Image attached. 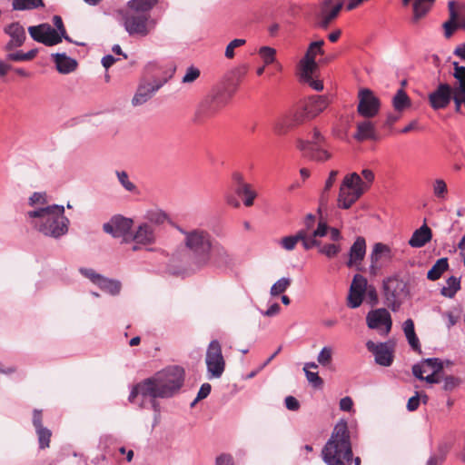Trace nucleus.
<instances>
[{"mask_svg": "<svg viewBox=\"0 0 465 465\" xmlns=\"http://www.w3.org/2000/svg\"><path fill=\"white\" fill-rule=\"evenodd\" d=\"M431 230L426 224H423L421 227L414 231L409 240V244L414 248H420L429 242L431 240Z\"/></svg>", "mask_w": 465, "mask_h": 465, "instance_id": "obj_25", "label": "nucleus"}, {"mask_svg": "<svg viewBox=\"0 0 465 465\" xmlns=\"http://www.w3.org/2000/svg\"><path fill=\"white\" fill-rule=\"evenodd\" d=\"M28 32L35 41L47 46L57 45L62 41L59 33L48 24L30 26Z\"/></svg>", "mask_w": 465, "mask_h": 465, "instance_id": "obj_16", "label": "nucleus"}, {"mask_svg": "<svg viewBox=\"0 0 465 465\" xmlns=\"http://www.w3.org/2000/svg\"><path fill=\"white\" fill-rule=\"evenodd\" d=\"M323 45H324L323 40L312 42L310 44L304 56L307 58H312L313 61H315V57L318 54H323V49H322Z\"/></svg>", "mask_w": 465, "mask_h": 465, "instance_id": "obj_47", "label": "nucleus"}, {"mask_svg": "<svg viewBox=\"0 0 465 465\" xmlns=\"http://www.w3.org/2000/svg\"><path fill=\"white\" fill-rule=\"evenodd\" d=\"M300 232L302 233V239H300L302 246L305 250H310L315 246L319 248L320 241L317 240L312 234L309 235V233L305 230H300Z\"/></svg>", "mask_w": 465, "mask_h": 465, "instance_id": "obj_49", "label": "nucleus"}, {"mask_svg": "<svg viewBox=\"0 0 465 465\" xmlns=\"http://www.w3.org/2000/svg\"><path fill=\"white\" fill-rule=\"evenodd\" d=\"M229 102L228 96L222 93L216 92L205 96L198 104L193 122L203 124L205 121L214 117Z\"/></svg>", "mask_w": 465, "mask_h": 465, "instance_id": "obj_8", "label": "nucleus"}, {"mask_svg": "<svg viewBox=\"0 0 465 465\" xmlns=\"http://www.w3.org/2000/svg\"><path fill=\"white\" fill-rule=\"evenodd\" d=\"M301 67V79L307 78L313 74L314 70L317 67L316 62L312 58L303 57L300 62Z\"/></svg>", "mask_w": 465, "mask_h": 465, "instance_id": "obj_41", "label": "nucleus"}, {"mask_svg": "<svg viewBox=\"0 0 465 465\" xmlns=\"http://www.w3.org/2000/svg\"><path fill=\"white\" fill-rule=\"evenodd\" d=\"M448 7L450 18L455 22L456 25L460 29L465 30V5L450 1Z\"/></svg>", "mask_w": 465, "mask_h": 465, "instance_id": "obj_27", "label": "nucleus"}, {"mask_svg": "<svg viewBox=\"0 0 465 465\" xmlns=\"http://www.w3.org/2000/svg\"><path fill=\"white\" fill-rule=\"evenodd\" d=\"M97 286L104 292L110 293L111 295H116L121 291V282L116 280L108 279L102 277Z\"/></svg>", "mask_w": 465, "mask_h": 465, "instance_id": "obj_36", "label": "nucleus"}, {"mask_svg": "<svg viewBox=\"0 0 465 465\" xmlns=\"http://www.w3.org/2000/svg\"><path fill=\"white\" fill-rule=\"evenodd\" d=\"M155 232L153 225L143 223L140 224L134 234H131V241L137 244L148 245L155 242Z\"/></svg>", "mask_w": 465, "mask_h": 465, "instance_id": "obj_22", "label": "nucleus"}, {"mask_svg": "<svg viewBox=\"0 0 465 465\" xmlns=\"http://www.w3.org/2000/svg\"><path fill=\"white\" fill-rule=\"evenodd\" d=\"M117 178L123 187L128 192H134L136 187L135 185L129 180L128 173L124 171H117L116 172Z\"/></svg>", "mask_w": 465, "mask_h": 465, "instance_id": "obj_51", "label": "nucleus"}, {"mask_svg": "<svg viewBox=\"0 0 465 465\" xmlns=\"http://www.w3.org/2000/svg\"><path fill=\"white\" fill-rule=\"evenodd\" d=\"M200 76V70L194 66L187 68L182 82L184 84H190L194 82Z\"/></svg>", "mask_w": 465, "mask_h": 465, "instance_id": "obj_56", "label": "nucleus"}, {"mask_svg": "<svg viewBox=\"0 0 465 465\" xmlns=\"http://www.w3.org/2000/svg\"><path fill=\"white\" fill-rule=\"evenodd\" d=\"M237 195L243 198V204L250 207L253 204L254 199L257 196L256 192L252 189L251 184H242L241 187H235Z\"/></svg>", "mask_w": 465, "mask_h": 465, "instance_id": "obj_33", "label": "nucleus"}, {"mask_svg": "<svg viewBox=\"0 0 465 465\" xmlns=\"http://www.w3.org/2000/svg\"><path fill=\"white\" fill-rule=\"evenodd\" d=\"M155 25L156 21L150 15L127 12L124 16V28L130 35L146 36Z\"/></svg>", "mask_w": 465, "mask_h": 465, "instance_id": "obj_10", "label": "nucleus"}, {"mask_svg": "<svg viewBox=\"0 0 465 465\" xmlns=\"http://www.w3.org/2000/svg\"><path fill=\"white\" fill-rule=\"evenodd\" d=\"M382 293L385 305L392 312H398L405 300L411 296L407 282L398 276L383 280Z\"/></svg>", "mask_w": 465, "mask_h": 465, "instance_id": "obj_6", "label": "nucleus"}, {"mask_svg": "<svg viewBox=\"0 0 465 465\" xmlns=\"http://www.w3.org/2000/svg\"><path fill=\"white\" fill-rule=\"evenodd\" d=\"M341 251V246L339 243H327L322 245L320 243L318 252L323 255H325L327 258L331 259L336 257L340 252Z\"/></svg>", "mask_w": 465, "mask_h": 465, "instance_id": "obj_44", "label": "nucleus"}, {"mask_svg": "<svg viewBox=\"0 0 465 465\" xmlns=\"http://www.w3.org/2000/svg\"><path fill=\"white\" fill-rule=\"evenodd\" d=\"M330 227L327 225L325 222L320 221L318 223L317 228L312 232V234L315 237H324L329 232Z\"/></svg>", "mask_w": 465, "mask_h": 465, "instance_id": "obj_63", "label": "nucleus"}, {"mask_svg": "<svg viewBox=\"0 0 465 465\" xmlns=\"http://www.w3.org/2000/svg\"><path fill=\"white\" fill-rule=\"evenodd\" d=\"M183 234L185 247L192 252L193 263L198 269L207 266L210 262V252L213 247L212 237L204 230L193 229L185 231L180 229Z\"/></svg>", "mask_w": 465, "mask_h": 465, "instance_id": "obj_5", "label": "nucleus"}, {"mask_svg": "<svg viewBox=\"0 0 465 465\" xmlns=\"http://www.w3.org/2000/svg\"><path fill=\"white\" fill-rule=\"evenodd\" d=\"M343 6L342 1L323 0L316 14V25L322 29H327L337 18Z\"/></svg>", "mask_w": 465, "mask_h": 465, "instance_id": "obj_11", "label": "nucleus"}, {"mask_svg": "<svg viewBox=\"0 0 465 465\" xmlns=\"http://www.w3.org/2000/svg\"><path fill=\"white\" fill-rule=\"evenodd\" d=\"M431 190L434 197L439 201H445L448 196V186L442 178H436L431 183Z\"/></svg>", "mask_w": 465, "mask_h": 465, "instance_id": "obj_34", "label": "nucleus"}, {"mask_svg": "<svg viewBox=\"0 0 465 465\" xmlns=\"http://www.w3.org/2000/svg\"><path fill=\"white\" fill-rule=\"evenodd\" d=\"M183 382L184 370L179 366H169L137 383L128 400L134 402L139 395L143 399L150 398L153 411L159 412L160 407L155 400L172 398L178 393Z\"/></svg>", "mask_w": 465, "mask_h": 465, "instance_id": "obj_1", "label": "nucleus"}, {"mask_svg": "<svg viewBox=\"0 0 465 465\" xmlns=\"http://www.w3.org/2000/svg\"><path fill=\"white\" fill-rule=\"evenodd\" d=\"M38 435L39 445L41 449L49 447L51 431L46 428H40L36 430Z\"/></svg>", "mask_w": 465, "mask_h": 465, "instance_id": "obj_50", "label": "nucleus"}, {"mask_svg": "<svg viewBox=\"0 0 465 465\" xmlns=\"http://www.w3.org/2000/svg\"><path fill=\"white\" fill-rule=\"evenodd\" d=\"M258 54L262 58L264 65L276 63V49L270 46H262L258 50Z\"/></svg>", "mask_w": 465, "mask_h": 465, "instance_id": "obj_42", "label": "nucleus"}, {"mask_svg": "<svg viewBox=\"0 0 465 465\" xmlns=\"http://www.w3.org/2000/svg\"><path fill=\"white\" fill-rule=\"evenodd\" d=\"M429 371H429L428 367H426L424 361H422L420 363L413 365V367H412V373L419 380H423V378H424L423 374L424 373L428 374Z\"/></svg>", "mask_w": 465, "mask_h": 465, "instance_id": "obj_61", "label": "nucleus"}, {"mask_svg": "<svg viewBox=\"0 0 465 465\" xmlns=\"http://www.w3.org/2000/svg\"><path fill=\"white\" fill-rule=\"evenodd\" d=\"M81 273L86 278L90 279L94 284H98L99 281L103 277L101 274L96 273L93 269H80Z\"/></svg>", "mask_w": 465, "mask_h": 465, "instance_id": "obj_62", "label": "nucleus"}, {"mask_svg": "<svg viewBox=\"0 0 465 465\" xmlns=\"http://www.w3.org/2000/svg\"><path fill=\"white\" fill-rule=\"evenodd\" d=\"M403 5H409L411 0H402ZM435 0H415L413 3V17L414 23H417L420 19L424 17L426 14L430 10Z\"/></svg>", "mask_w": 465, "mask_h": 465, "instance_id": "obj_26", "label": "nucleus"}, {"mask_svg": "<svg viewBox=\"0 0 465 465\" xmlns=\"http://www.w3.org/2000/svg\"><path fill=\"white\" fill-rule=\"evenodd\" d=\"M453 77L457 81V86L453 89L454 93L465 95V66L460 65L459 63L453 62Z\"/></svg>", "mask_w": 465, "mask_h": 465, "instance_id": "obj_32", "label": "nucleus"}, {"mask_svg": "<svg viewBox=\"0 0 465 465\" xmlns=\"http://www.w3.org/2000/svg\"><path fill=\"white\" fill-rule=\"evenodd\" d=\"M365 192L359 173L347 174L340 186L338 206L341 209H349Z\"/></svg>", "mask_w": 465, "mask_h": 465, "instance_id": "obj_7", "label": "nucleus"}, {"mask_svg": "<svg viewBox=\"0 0 465 465\" xmlns=\"http://www.w3.org/2000/svg\"><path fill=\"white\" fill-rule=\"evenodd\" d=\"M449 263L447 258L439 259L431 269L428 272L427 277L429 280L436 281L440 278L442 273L448 269Z\"/></svg>", "mask_w": 465, "mask_h": 465, "instance_id": "obj_35", "label": "nucleus"}, {"mask_svg": "<svg viewBox=\"0 0 465 465\" xmlns=\"http://www.w3.org/2000/svg\"><path fill=\"white\" fill-rule=\"evenodd\" d=\"M308 151L310 158L317 162H325L329 160L331 156V154L322 145L312 147Z\"/></svg>", "mask_w": 465, "mask_h": 465, "instance_id": "obj_43", "label": "nucleus"}, {"mask_svg": "<svg viewBox=\"0 0 465 465\" xmlns=\"http://www.w3.org/2000/svg\"><path fill=\"white\" fill-rule=\"evenodd\" d=\"M133 220L122 215L113 216L109 222L104 223V231L114 238H123L124 242H129L131 239L130 231L133 226Z\"/></svg>", "mask_w": 465, "mask_h": 465, "instance_id": "obj_12", "label": "nucleus"}, {"mask_svg": "<svg viewBox=\"0 0 465 465\" xmlns=\"http://www.w3.org/2000/svg\"><path fill=\"white\" fill-rule=\"evenodd\" d=\"M324 140V136L321 134V132L317 128H314L309 140H297V148L302 152H306L312 147L322 145Z\"/></svg>", "mask_w": 465, "mask_h": 465, "instance_id": "obj_29", "label": "nucleus"}, {"mask_svg": "<svg viewBox=\"0 0 465 465\" xmlns=\"http://www.w3.org/2000/svg\"><path fill=\"white\" fill-rule=\"evenodd\" d=\"M215 465H235V463L231 454L222 453L216 457Z\"/></svg>", "mask_w": 465, "mask_h": 465, "instance_id": "obj_64", "label": "nucleus"}, {"mask_svg": "<svg viewBox=\"0 0 465 465\" xmlns=\"http://www.w3.org/2000/svg\"><path fill=\"white\" fill-rule=\"evenodd\" d=\"M366 254V242L363 237H357L350 248L347 266L359 268Z\"/></svg>", "mask_w": 465, "mask_h": 465, "instance_id": "obj_21", "label": "nucleus"}, {"mask_svg": "<svg viewBox=\"0 0 465 465\" xmlns=\"http://www.w3.org/2000/svg\"><path fill=\"white\" fill-rule=\"evenodd\" d=\"M364 296L367 302H369L371 306H374L378 303V293L376 288L373 285H369L367 283V289Z\"/></svg>", "mask_w": 465, "mask_h": 465, "instance_id": "obj_57", "label": "nucleus"}, {"mask_svg": "<svg viewBox=\"0 0 465 465\" xmlns=\"http://www.w3.org/2000/svg\"><path fill=\"white\" fill-rule=\"evenodd\" d=\"M29 205L44 207L43 205L47 203L45 193L35 192L29 197Z\"/></svg>", "mask_w": 465, "mask_h": 465, "instance_id": "obj_52", "label": "nucleus"}, {"mask_svg": "<svg viewBox=\"0 0 465 465\" xmlns=\"http://www.w3.org/2000/svg\"><path fill=\"white\" fill-rule=\"evenodd\" d=\"M460 289V279L455 276L450 277L446 282V286L440 290L441 295L448 298H453L456 292Z\"/></svg>", "mask_w": 465, "mask_h": 465, "instance_id": "obj_37", "label": "nucleus"}, {"mask_svg": "<svg viewBox=\"0 0 465 465\" xmlns=\"http://www.w3.org/2000/svg\"><path fill=\"white\" fill-rule=\"evenodd\" d=\"M322 458L327 465H351L352 450L347 422L340 420L322 450Z\"/></svg>", "mask_w": 465, "mask_h": 465, "instance_id": "obj_3", "label": "nucleus"}, {"mask_svg": "<svg viewBox=\"0 0 465 465\" xmlns=\"http://www.w3.org/2000/svg\"><path fill=\"white\" fill-rule=\"evenodd\" d=\"M424 363L431 372H440L443 370V363L438 358H428L424 360Z\"/></svg>", "mask_w": 465, "mask_h": 465, "instance_id": "obj_55", "label": "nucleus"}, {"mask_svg": "<svg viewBox=\"0 0 465 465\" xmlns=\"http://www.w3.org/2000/svg\"><path fill=\"white\" fill-rule=\"evenodd\" d=\"M367 279L364 276L361 274L354 275L348 295L347 304L350 308L355 309L361 306L367 289Z\"/></svg>", "mask_w": 465, "mask_h": 465, "instance_id": "obj_18", "label": "nucleus"}, {"mask_svg": "<svg viewBox=\"0 0 465 465\" xmlns=\"http://www.w3.org/2000/svg\"><path fill=\"white\" fill-rule=\"evenodd\" d=\"M359 104L357 111L360 115L365 118H371L378 114L380 110V100L369 89H361L358 94Z\"/></svg>", "mask_w": 465, "mask_h": 465, "instance_id": "obj_15", "label": "nucleus"}, {"mask_svg": "<svg viewBox=\"0 0 465 465\" xmlns=\"http://www.w3.org/2000/svg\"><path fill=\"white\" fill-rule=\"evenodd\" d=\"M157 3L158 0H131L128 2V12L150 15V11Z\"/></svg>", "mask_w": 465, "mask_h": 465, "instance_id": "obj_30", "label": "nucleus"}, {"mask_svg": "<svg viewBox=\"0 0 465 465\" xmlns=\"http://www.w3.org/2000/svg\"><path fill=\"white\" fill-rule=\"evenodd\" d=\"M366 322L370 329L378 330L381 335H388L392 326L391 316L385 308L370 311L366 316Z\"/></svg>", "mask_w": 465, "mask_h": 465, "instance_id": "obj_14", "label": "nucleus"}, {"mask_svg": "<svg viewBox=\"0 0 465 465\" xmlns=\"http://www.w3.org/2000/svg\"><path fill=\"white\" fill-rule=\"evenodd\" d=\"M331 100L327 95H312L306 98L301 111L293 114L292 118L287 116L279 118L274 125V133L282 135L296 124H302L306 119H313L322 114L330 104Z\"/></svg>", "mask_w": 465, "mask_h": 465, "instance_id": "obj_4", "label": "nucleus"}, {"mask_svg": "<svg viewBox=\"0 0 465 465\" xmlns=\"http://www.w3.org/2000/svg\"><path fill=\"white\" fill-rule=\"evenodd\" d=\"M454 94L453 88L449 84H440L435 91L429 94V102L434 110L447 107Z\"/></svg>", "mask_w": 465, "mask_h": 465, "instance_id": "obj_19", "label": "nucleus"}, {"mask_svg": "<svg viewBox=\"0 0 465 465\" xmlns=\"http://www.w3.org/2000/svg\"><path fill=\"white\" fill-rule=\"evenodd\" d=\"M54 56L56 69L59 73L69 74L76 69L77 62L68 57L65 54H55Z\"/></svg>", "mask_w": 465, "mask_h": 465, "instance_id": "obj_28", "label": "nucleus"}, {"mask_svg": "<svg viewBox=\"0 0 465 465\" xmlns=\"http://www.w3.org/2000/svg\"><path fill=\"white\" fill-rule=\"evenodd\" d=\"M246 43L244 39H233L231 41L225 49V57L228 59H232L234 56V49L243 45Z\"/></svg>", "mask_w": 465, "mask_h": 465, "instance_id": "obj_54", "label": "nucleus"}, {"mask_svg": "<svg viewBox=\"0 0 465 465\" xmlns=\"http://www.w3.org/2000/svg\"><path fill=\"white\" fill-rule=\"evenodd\" d=\"M333 351L330 346H324L317 356V361L323 367H329L331 364Z\"/></svg>", "mask_w": 465, "mask_h": 465, "instance_id": "obj_46", "label": "nucleus"}, {"mask_svg": "<svg viewBox=\"0 0 465 465\" xmlns=\"http://www.w3.org/2000/svg\"><path fill=\"white\" fill-rule=\"evenodd\" d=\"M460 383V380L454 376H447L443 381V389L447 391H453Z\"/></svg>", "mask_w": 465, "mask_h": 465, "instance_id": "obj_60", "label": "nucleus"}, {"mask_svg": "<svg viewBox=\"0 0 465 465\" xmlns=\"http://www.w3.org/2000/svg\"><path fill=\"white\" fill-rule=\"evenodd\" d=\"M354 138L358 141L375 139V126L371 121H363L357 124Z\"/></svg>", "mask_w": 465, "mask_h": 465, "instance_id": "obj_31", "label": "nucleus"}, {"mask_svg": "<svg viewBox=\"0 0 465 465\" xmlns=\"http://www.w3.org/2000/svg\"><path fill=\"white\" fill-rule=\"evenodd\" d=\"M361 177L362 186L365 189V191H367L372 184L375 179V174L371 169H363L361 171Z\"/></svg>", "mask_w": 465, "mask_h": 465, "instance_id": "obj_53", "label": "nucleus"}, {"mask_svg": "<svg viewBox=\"0 0 465 465\" xmlns=\"http://www.w3.org/2000/svg\"><path fill=\"white\" fill-rule=\"evenodd\" d=\"M26 216L31 225L46 237L59 239L68 232L70 221L64 215V205L38 207L27 212Z\"/></svg>", "mask_w": 465, "mask_h": 465, "instance_id": "obj_2", "label": "nucleus"}, {"mask_svg": "<svg viewBox=\"0 0 465 465\" xmlns=\"http://www.w3.org/2000/svg\"><path fill=\"white\" fill-rule=\"evenodd\" d=\"M366 347L373 353L377 364L384 367H389L392 364L394 358V345L392 342L375 343L371 341H368Z\"/></svg>", "mask_w": 465, "mask_h": 465, "instance_id": "obj_17", "label": "nucleus"}, {"mask_svg": "<svg viewBox=\"0 0 465 465\" xmlns=\"http://www.w3.org/2000/svg\"><path fill=\"white\" fill-rule=\"evenodd\" d=\"M300 239H302V233L300 232V230L293 235H288L283 238H282L278 243L279 245L286 250V251H292L295 249L297 243L300 242Z\"/></svg>", "mask_w": 465, "mask_h": 465, "instance_id": "obj_39", "label": "nucleus"}, {"mask_svg": "<svg viewBox=\"0 0 465 465\" xmlns=\"http://www.w3.org/2000/svg\"><path fill=\"white\" fill-rule=\"evenodd\" d=\"M394 257L393 250L387 244L376 242L370 254V271L371 273L376 272L382 267L388 265Z\"/></svg>", "mask_w": 465, "mask_h": 465, "instance_id": "obj_13", "label": "nucleus"}, {"mask_svg": "<svg viewBox=\"0 0 465 465\" xmlns=\"http://www.w3.org/2000/svg\"><path fill=\"white\" fill-rule=\"evenodd\" d=\"M12 6L14 10H32L44 6L43 0H13Z\"/></svg>", "mask_w": 465, "mask_h": 465, "instance_id": "obj_38", "label": "nucleus"}, {"mask_svg": "<svg viewBox=\"0 0 465 465\" xmlns=\"http://www.w3.org/2000/svg\"><path fill=\"white\" fill-rule=\"evenodd\" d=\"M163 85L162 82H154V83H147L141 84L134 96L133 97L132 104L136 105H141L146 103L153 94L160 89Z\"/></svg>", "mask_w": 465, "mask_h": 465, "instance_id": "obj_23", "label": "nucleus"}, {"mask_svg": "<svg viewBox=\"0 0 465 465\" xmlns=\"http://www.w3.org/2000/svg\"><path fill=\"white\" fill-rule=\"evenodd\" d=\"M392 103L396 111H403L405 108L411 105V100L402 89H399L397 91L393 97Z\"/></svg>", "mask_w": 465, "mask_h": 465, "instance_id": "obj_40", "label": "nucleus"}, {"mask_svg": "<svg viewBox=\"0 0 465 465\" xmlns=\"http://www.w3.org/2000/svg\"><path fill=\"white\" fill-rule=\"evenodd\" d=\"M11 40L6 45V49L11 50L15 47L21 46L25 40V28L19 23H12L5 28Z\"/></svg>", "mask_w": 465, "mask_h": 465, "instance_id": "obj_24", "label": "nucleus"}, {"mask_svg": "<svg viewBox=\"0 0 465 465\" xmlns=\"http://www.w3.org/2000/svg\"><path fill=\"white\" fill-rule=\"evenodd\" d=\"M37 54V49H32L26 53H23L22 51L9 54L7 58L12 61H30L35 57Z\"/></svg>", "mask_w": 465, "mask_h": 465, "instance_id": "obj_48", "label": "nucleus"}, {"mask_svg": "<svg viewBox=\"0 0 465 465\" xmlns=\"http://www.w3.org/2000/svg\"><path fill=\"white\" fill-rule=\"evenodd\" d=\"M292 280L290 278L282 277L279 279L270 290V294L276 297L284 292L291 285Z\"/></svg>", "mask_w": 465, "mask_h": 465, "instance_id": "obj_45", "label": "nucleus"}, {"mask_svg": "<svg viewBox=\"0 0 465 465\" xmlns=\"http://www.w3.org/2000/svg\"><path fill=\"white\" fill-rule=\"evenodd\" d=\"M307 381L314 387L321 388L323 384L322 379L319 376L318 372L311 371H304Z\"/></svg>", "mask_w": 465, "mask_h": 465, "instance_id": "obj_58", "label": "nucleus"}, {"mask_svg": "<svg viewBox=\"0 0 465 465\" xmlns=\"http://www.w3.org/2000/svg\"><path fill=\"white\" fill-rule=\"evenodd\" d=\"M233 264V258L228 251L220 244H214L210 252V262L207 264L218 269H226Z\"/></svg>", "mask_w": 465, "mask_h": 465, "instance_id": "obj_20", "label": "nucleus"}, {"mask_svg": "<svg viewBox=\"0 0 465 465\" xmlns=\"http://www.w3.org/2000/svg\"><path fill=\"white\" fill-rule=\"evenodd\" d=\"M443 316L447 319V328L450 329L452 326H454L458 321L460 320V312L458 310L456 311H450L443 313Z\"/></svg>", "mask_w": 465, "mask_h": 465, "instance_id": "obj_59", "label": "nucleus"}, {"mask_svg": "<svg viewBox=\"0 0 465 465\" xmlns=\"http://www.w3.org/2000/svg\"><path fill=\"white\" fill-rule=\"evenodd\" d=\"M205 363L209 379L222 377L225 370V360L222 352V346L217 340H213L206 350Z\"/></svg>", "mask_w": 465, "mask_h": 465, "instance_id": "obj_9", "label": "nucleus"}]
</instances>
